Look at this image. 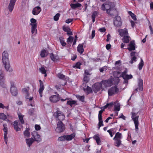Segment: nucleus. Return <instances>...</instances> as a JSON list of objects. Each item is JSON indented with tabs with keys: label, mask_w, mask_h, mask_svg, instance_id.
Returning a JSON list of instances; mask_svg holds the SVG:
<instances>
[{
	"label": "nucleus",
	"mask_w": 153,
	"mask_h": 153,
	"mask_svg": "<svg viewBox=\"0 0 153 153\" xmlns=\"http://www.w3.org/2000/svg\"><path fill=\"white\" fill-rule=\"evenodd\" d=\"M128 13L133 20H137L136 16L134 13H132L131 11H129Z\"/></svg>",
	"instance_id": "nucleus-44"
},
{
	"label": "nucleus",
	"mask_w": 153,
	"mask_h": 153,
	"mask_svg": "<svg viewBox=\"0 0 153 153\" xmlns=\"http://www.w3.org/2000/svg\"><path fill=\"white\" fill-rule=\"evenodd\" d=\"M144 65V62L142 59H141L140 62L138 64V68L139 70H141Z\"/></svg>",
	"instance_id": "nucleus-39"
},
{
	"label": "nucleus",
	"mask_w": 153,
	"mask_h": 153,
	"mask_svg": "<svg viewBox=\"0 0 153 153\" xmlns=\"http://www.w3.org/2000/svg\"><path fill=\"white\" fill-rule=\"evenodd\" d=\"M17 0H10L7 7L9 11L11 13L14 9L15 3Z\"/></svg>",
	"instance_id": "nucleus-13"
},
{
	"label": "nucleus",
	"mask_w": 153,
	"mask_h": 153,
	"mask_svg": "<svg viewBox=\"0 0 153 153\" xmlns=\"http://www.w3.org/2000/svg\"><path fill=\"white\" fill-rule=\"evenodd\" d=\"M59 95V94L57 95H52L49 97L50 101L53 103H56L60 100Z\"/></svg>",
	"instance_id": "nucleus-12"
},
{
	"label": "nucleus",
	"mask_w": 153,
	"mask_h": 153,
	"mask_svg": "<svg viewBox=\"0 0 153 153\" xmlns=\"http://www.w3.org/2000/svg\"><path fill=\"white\" fill-rule=\"evenodd\" d=\"M42 10L41 8L39 6H36L34 7L32 11V13L34 15H38Z\"/></svg>",
	"instance_id": "nucleus-18"
},
{
	"label": "nucleus",
	"mask_w": 153,
	"mask_h": 153,
	"mask_svg": "<svg viewBox=\"0 0 153 153\" xmlns=\"http://www.w3.org/2000/svg\"><path fill=\"white\" fill-rule=\"evenodd\" d=\"M135 44L134 41H131L130 42L128 46L129 47L127 49L129 51H131L132 50H134L135 49Z\"/></svg>",
	"instance_id": "nucleus-20"
},
{
	"label": "nucleus",
	"mask_w": 153,
	"mask_h": 153,
	"mask_svg": "<svg viewBox=\"0 0 153 153\" xmlns=\"http://www.w3.org/2000/svg\"><path fill=\"white\" fill-rule=\"evenodd\" d=\"M122 22L121 17L119 16L115 17L114 21V24L116 27H120L122 26Z\"/></svg>",
	"instance_id": "nucleus-6"
},
{
	"label": "nucleus",
	"mask_w": 153,
	"mask_h": 153,
	"mask_svg": "<svg viewBox=\"0 0 153 153\" xmlns=\"http://www.w3.org/2000/svg\"><path fill=\"white\" fill-rule=\"evenodd\" d=\"M18 116L21 123L22 124H23L24 123V120L23 119V116L20 115H19Z\"/></svg>",
	"instance_id": "nucleus-54"
},
{
	"label": "nucleus",
	"mask_w": 153,
	"mask_h": 153,
	"mask_svg": "<svg viewBox=\"0 0 153 153\" xmlns=\"http://www.w3.org/2000/svg\"><path fill=\"white\" fill-rule=\"evenodd\" d=\"M66 104L71 107L74 106L78 105L76 100H73L71 98H70V99L67 101Z\"/></svg>",
	"instance_id": "nucleus-17"
},
{
	"label": "nucleus",
	"mask_w": 153,
	"mask_h": 153,
	"mask_svg": "<svg viewBox=\"0 0 153 153\" xmlns=\"http://www.w3.org/2000/svg\"><path fill=\"white\" fill-rule=\"evenodd\" d=\"M107 13L112 17L118 16L119 13L115 7L114 5L112 6V7L110 9L106 11Z\"/></svg>",
	"instance_id": "nucleus-3"
},
{
	"label": "nucleus",
	"mask_w": 153,
	"mask_h": 153,
	"mask_svg": "<svg viewBox=\"0 0 153 153\" xmlns=\"http://www.w3.org/2000/svg\"><path fill=\"white\" fill-rule=\"evenodd\" d=\"M18 120H16L13 122V126L14 129L16 131H20L21 128L18 127Z\"/></svg>",
	"instance_id": "nucleus-24"
},
{
	"label": "nucleus",
	"mask_w": 153,
	"mask_h": 153,
	"mask_svg": "<svg viewBox=\"0 0 153 153\" xmlns=\"http://www.w3.org/2000/svg\"><path fill=\"white\" fill-rule=\"evenodd\" d=\"M93 138L96 140L98 145L100 144L101 142L100 139L98 135L97 134L95 135L93 137Z\"/></svg>",
	"instance_id": "nucleus-31"
},
{
	"label": "nucleus",
	"mask_w": 153,
	"mask_h": 153,
	"mask_svg": "<svg viewBox=\"0 0 153 153\" xmlns=\"http://www.w3.org/2000/svg\"><path fill=\"white\" fill-rule=\"evenodd\" d=\"M35 110L34 108H31L29 110L28 114L29 115L33 116L34 114Z\"/></svg>",
	"instance_id": "nucleus-47"
},
{
	"label": "nucleus",
	"mask_w": 153,
	"mask_h": 153,
	"mask_svg": "<svg viewBox=\"0 0 153 153\" xmlns=\"http://www.w3.org/2000/svg\"><path fill=\"white\" fill-rule=\"evenodd\" d=\"M24 134L25 136L27 137H29L30 135V133L29 132V129L28 128H27L26 130L24 131Z\"/></svg>",
	"instance_id": "nucleus-46"
},
{
	"label": "nucleus",
	"mask_w": 153,
	"mask_h": 153,
	"mask_svg": "<svg viewBox=\"0 0 153 153\" xmlns=\"http://www.w3.org/2000/svg\"><path fill=\"white\" fill-rule=\"evenodd\" d=\"M138 88H136L135 89V91H138V89H139L140 91H142L143 90V81L142 79L140 80L138 84Z\"/></svg>",
	"instance_id": "nucleus-23"
},
{
	"label": "nucleus",
	"mask_w": 153,
	"mask_h": 153,
	"mask_svg": "<svg viewBox=\"0 0 153 153\" xmlns=\"http://www.w3.org/2000/svg\"><path fill=\"white\" fill-rule=\"evenodd\" d=\"M118 31L121 36L123 37L128 34V30L126 28L123 29H119Z\"/></svg>",
	"instance_id": "nucleus-16"
},
{
	"label": "nucleus",
	"mask_w": 153,
	"mask_h": 153,
	"mask_svg": "<svg viewBox=\"0 0 153 153\" xmlns=\"http://www.w3.org/2000/svg\"><path fill=\"white\" fill-rule=\"evenodd\" d=\"M7 133H4V140L6 144H7Z\"/></svg>",
	"instance_id": "nucleus-57"
},
{
	"label": "nucleus",
	"mask_w": 153,
	"mask_h": 153,
	"mask_svg": "<svg viewBox=\"0 0 153 153\" xmlns=\"http://www.w3.org/2000/svg\"><path fill=\"white\" fill-rule=\"evenodd\" d=\"M102 82L95 83L93 86V90L96 93L100 91L102 88Z\"/></svg>",
	"instance_id": "nucleus-9"
},
{
	"label": "nucleus",
	"mask_w": 153,
	"mask_h": 153,
	"mask_svg": "<svg viewBox=\"0 0 153 153\" xmlns=\"http://www.w3.org/2000/svg\"><path fill=\"white\" fill-rule=\"evenodd\" d=\"M83 46V44L82 43L79 44L77 47V51L81 54H82L84 51Z\"/></svg>",
	"instance_id": "nucleus-21"
},
{
	"label": "nucleus",
	"mask_w": 153,
	"mask_h": 153,
	"mask_svg": "<svg viewBox=\"0 0 153 153\" xmlns=\"http://www.w3.org/2000/svg\"><path fill=\"white\" fill-rule=\"evenodd\" d=\"M76 97L77 99L82 102H85V97L84 96H80L78 94L76 95Z\"/></svg>",
	"instance_id": "nucleus-30"
},
{
	"label": "nucleus",
	"mask_w": 153,
	"mask_h": 153,
	"mask_svg": "<svg viewBox=\"0 0 153 153\" xmlns=\"http://www.w3.org/2000/svg\"><path fill=\"white\" fill-rule=\"evenodd\" d=\"M81 4L77 3L76 4H71L70 5L71 8L73 9H75L81 6Z\"/></svg>",
	"instance_id": "nucleus-32"
},
{
	"label": "nucleus",
	"mask_w": 153,
	"mask_h": 153,
	"mask_svg": "<svg viewBox=\"0 0 153 153\" xmlns=\"http://www.w3.org/2000/svg\"><path fill=\"white\" fill-rule=\"evenodd\" d=\"M2 57L3 63L6 70L7 71H12L13 70L10 68L8 59V54L7 51H4L3 52Z\"/></svg>",
	"instance_id": "nucleus-1"
},
{
	"label": "nucleus",
	"mask_w": 153,
	"mask_h": 153,
	"mask_svg": "<svg viewBox=\"0 0 153 153\" xmlns=\"http://www.w3.org/2000/svg\"><path fill=\"white\" fill-rule=\"evenodd\" d=\"M73 21L72 19H68L65 20V22L68 24L71 22Z\"/></svg>",
	"instance_id": "nucleus-60"
},
{
	"label": "nucleus",
	"mask_w": 153,
	"mask_h": 153,
	"mask_svg": "<svg viewBox=\"0 0 153 153\" xmlns=\"http://www.w3.org/2000/svg\"><path fill=\"white\" fill-rule=\"evenodd\" d=\"M114 4L112 2H109L108 4H103L101 7V9L103 11L107 10H110L112 7V6H114Z\"/></svg>",
	"instance_id": "nucleus-10"
},
{
	"label": "nucleus",
	"mask_w": 153,
	"mask_h": 153,
	"mask_svg": "<svg viewBox=\"0 0 153 153\" xmlns=\"http://www.w3.org/2000/svg\"><path fill=\"white\" fill-rule=\"evenodd\" d=\"M113 82H114L115 85H117L118 83L120 82V80L118 77H115L114 78H112Z\"/></svg>",
	"instance_id": "nucleus-37"
},
{
	"label": "nucleus",
	"mask_w": 153,
	"mask_h": 153,
	"mask_svg": "<svg viewBox=\"0 0 153 153\" xmlns=\"http://www.w3.org/2000/svg\"><path fill=\"white\" fill-rule=\"evenodd\" d=\"M84 91H87V94H88L92 93V90L91 88L88 86H87L86 88H83Z\"/></svg>",
	"instance_id": "nucleus-34"
},
{
	"label": "nucleus",
	"mask_w": 153,
	"mask_h": 153,
	"mask_svg": "<svg viewBox=\"0 0 153 153\" xmlns=\"http://www.w3.org/2000/svg\"><path fill=\"white\" fill-rule=\"evenodd\" d=\"M48 54V52L45 49H43L41 51L40 55L42 58H44L47 56Z\"/></svg>",
	"instance_id": "nucleus-22"
},
{
	"label": "nucleus",
	"mask_w": 153,
	"mask_h": 153,
	"mask_svg": "<svg viewBox=\"0 0 153 153\" xmlns=\"http://www.w3.org/2000/svg\"><path fill=\"white\" fill-rule=\"evenodd\" d=\"M0 85L3 88H6V85L4 83V80L0 81Z\"/></svg>",
	"instance_id": "nucleus-52"
},
{
	"label": "nucleus",
	"mask_w": 153,
	"mask_h": 153,
	"mask_svg": "<svg viewBox=\"0 0 153 153\" xmlns=\"http://www.w3.org/2000/svg\"><path fill=\"white\" fill-rule=\"evenodd\" d=\"M130 37L128 35L123 36L122 40L124 43H128L129 42Z\"/></svg>",
	"instance_id": "nucleus-28"
},
{
	"label": "nucleus",
	"mask_w": 153,
	"mask_h": 153,
	"mask_svg": "<svg viewBox=\"0 0 153 153\" xmlns=\"http://www.w3.org/2000/svg\"><path fill=\"white\" fill-rule=\"evenodd\" d=\"M131 118L134 121L135 125V129L137 130L138 129V125L139 124L138 121L139 116L137 115V114L135 113H132Z\"/></svg>",
	"instance_id": "nucleus-4"
},
{
	"label": "nucleus",
	"mask_w": 153,
	"mask_h": 153,
	"mask_svg": "<svg viewBox=\"0 0 153 153\" xmlns=\"http://www.w3.org/2000/svg\"><path fill=\"white\" fill-rule=\"evenodd\" d=\"M74 39V38L72 36H70L69 37H68L67 40V42L68 43H69V42L72 43Z\"/></svg>",
	"instance_id": "nucleus-48"
},
{
	"label": "nucleus",
	"mask_w": 153,
	"mask_h": 153,
	"mask_svg": "<svg viewBox=\"0 0 153 153\" xmlns=\"http://www.w3.org/2000/svg\"><path fill=\"white\" fill-rule=\"evenodd\" d=\"M115 140L114 144L115 146L119 147L121 144V139H113Z\"/></svg>",
	"instance_id": "nucleus-35"
},
{
	"label": "nucleus",
	"mask_w": 153,
	"mask_h": 153,
	"mask_svg": "<svg viewBox=\"0 0 153 153\" xmlns=\"http://www.w3.org/2000/svg\"><path fill=\"white\" fill-rule=\"evenodd\" d=\"M83 80L84 82L86 83H87L88 82L89 80V77L87 76L86 75H84V77L83 78Z\"/></svg>",
	"instance_id": "nucleus-50"
},
{
	"label": "nucleus",
	"mask_w": 153,
	"mask_h": 153,
	"mask_svg": "<svg viewBox=\"0 0 153 153\" xmlns=\"http://www.w3.org/2000/svg\"><path fill=\"white\" fill-rule=\"evenodd\" d=\"M98 12L97 11H94L92 14V17L95 18L98 15Z\"/></svg>",
	"instance_id": "nucleus-55"
},
{
	"label": "nucleus",
	"mask_w": 153,
	"mask_h": 153,
	"mask_svg": "<svg viewBox=\"0 0 153 153\" xmlns=\"http://www.w3.org/2000/svg\"><path fill=\"white\" fill-rule=\"evenodd\" d=\"M65 129V125L61 121H59L57 124V127L56 129L57 132L60 133L63 132Z\"/></svg>",
	"instance_id": "nucleus-7"
},
{
	"label": "nucleus",
	"mask_w": 153,
	"mask_h": 153,
	"mask_svg": "<svg viewBox=\"0 0 153 153\" xmlns=\"http://www.w3.org/2000/svg\"><path fill=\"white\" fill-rule=\"evenodd\" d=\"M101 82L102 84L105 86H111L113 84L112 77H111L108 80L102 81Z\"/></svg>",
	"instance_id": "nucleus-14"
},
{
	"label": "nucleus",
	"mask_w": 153,
	"mask_h": 153,
	"mask_svg": "<svg viewBox=\"0 0 153 153\" xmlns=\"http://www.w3.org/2000/svg\"><path fill=\"white\" fill-rule=\"evenodd\" d=\"M32 138H33L34 141H36L38 142H40L42 139L40 137V135L38 134V132L36 131H34L32 133Z\"/></svg>",
	"instance_id": "nucleus-11"
},
{
	"label": "nucleus",
	"mask_w": 153,
	"mask_h": 153,
	"mask_svg": "<svg viewBox=\"0 0 153 153\" xmlns=\"http://www.w3.org/2000/svg\"><path fill=\"white\" fill-rule=\"evenodd\" d=\"M39 70L42 74H45V77L47 76L46 71L44 67H41L39 68Z\"/></svg>",
	"instance_id": "nucleus-40"
},
{
	"label": "nucleus",
	"mask_w": 153,
	"mask_h": 153,
	"mask_svg": "<svg viewBox=\"0 0 153 153\" xmlns=\"http://www.w3.org/2000/svg\"><path fill=\"white\" fill-rule=\"evenodd\" d=\"M50 56L51 59L54 62L57 61L59 59L58 56L54 55L52 53L50 54Z\"/></svg>",
	"instance_id": "nucleus-25"
},
{
	"label": "nucleus",
	"mask_w": 153,
	"mask_h": 153,
	"mask_svg": "<svg viewBox=\"0 0 153 153\" xmlns=\"http://www.w3.org/2000/svg\"><path fill=\"white\" fill-rule=\"evenodd\" d=\"M29 87H28L27 88H25L22 89V91L23 92H25L26 94L28 93V90H29Z\"/></svg>",
	"instance_id": "nucleus-59"
},
{
	"label": "nucleus",
	"mask_w": 153,
	"mask_h": 153,
	"mask_svg": "<svg viewBox=\"0 0 153 153\" xmlns=\"http://www.w3.org/2000/svg\"><path fill=\"white\" fill-rule=\"evenodd\" d=\"M4 74L2 70H0V81L4 80Z\"/></svg>",
	"instance_id": "nucleus-42"
},
{
	"label": "nucleus",
	"mask_w": 153,
	"mask_h": 153,
	"mask_svg": "<svg viewBox=\"0 0 153 153\" xmlns=\"http://www.w3.org/2000/svg\"><path fill=\"white\" fill-rule=\"evenodd\" d=\"M25 97L26 99L29 100L30 101L32 100L33 99V97H29V93L26 94V95Z\"/></svg>",
	"instance_id": "nucleus-56"
},
{
	"label": "nucleus",
	"mask_w": 153,
	"mask_h": 153,
	"mask_svg": "<svg viewBox=\"0 0 153 153\" xmlns=\"http://www.w3.org/2000/svg\"><path fill=\"white\" fill-rule=\"evenodd\" d=\"M31 23L30 25L31 27V32L32 34H36L37 33V24L36 23V20L32 18L30 20Z\"/></svg>",
	"instance_id": "nucleus-2"
},
{
	"label": "nucleus",
	"mask_w": 153,
	"mask_h": 153,
	"mask_svg": "<svg viewBox=\"0 0 153 153\" xmlns=\"http://www.w3.org/2000/svg\"><path fill=\"white\" fill-rule=\"evenodd\" d=\"M10 92L13 96H16L18 94L17 89L16 87L10 88Z\"/></svg>",
	"instance_id": "nucleus-27"
},
{
	"label": "nucleus",
	"mask_w": 153,
	"mask_h": 153,
	"mask_svg": "<svg viewBox=\"0 0 153 153\" xmlns=\"http://www.w3.org/2000/svg\"><path fill=\"white\" fill-rule=\"evenodd\" d=\"M75 133L74 132L70 135H65L66 140H71L75 137Z\"/></svg>",
	"instance_id": "nucleus-26"
},
{
	"label": "nucleus",
	"mask_w": 153,
	"mask_h": 153,
	"mask_svg": "<svg viewBox=\"0 0 153 153\" xmlns=\"http://www.w3.org/2000/svg\"><path fill=\"white\" fill-rule=\"evenodd\" d=\"M35 127V129L37 131L41 129L40 126L39 125H36Z\"/></svg>",
	"instance_id": "nucleus-62"
},
{
	"label": "nucleus",
	"mask_w": 153,
	"mask_h": 153,
	"mask_svg": "<svg viewBox=\"0 0 153 153\" xmlns=\"http://www.w3.org/2000/svg\"><path fill=\"white\" fill-rule=\"evenodd\" d=\"M59 16H60V14L59 13H57L53 17L54 20L55 21H58L59 20Z\"/></svg>",
	"instance_id": "nucleus-51"
},
{
	"label": "nucleus",
	"mask_w": 153,
	"mask_h": 153,
	"mask_svg": "<svg viewBox=\"0 0 153 153\" xmlns=\"http://www.w3.org/2000/svg\"><path fill=\"white\" fill-rule=\"evenodd\" d=\"M58 140L59 141H64L66 140L65 139V136L64 135L62 136H61L59 137L58 139Z\"/></svg>",
	"instance_id": "nucleus-58"
},
{
	"label": "nucleus",
	"mask_w": 153,
	"mask_h": 153,
	"mask_svg": "<svg viewBox=\"0 0 153 153\" xmlns=\"http://www.w3.org/2000/svg\"><path fill=\"white\" fill-rule=\"evenodd\" d=\"M59 39L60 42L62 46H65L66 45V43L65 42L64 38L63 37H61L59 38Z\"/></svg>",
	"instance_id": "nucleus-41"
},
{
	"label": "nucleus",
	"mask_w": 153,
	"mask_h": 153,
	"mask_svg": "<svg viewBox=\"0 0 153 153\" xmlns=\"http://www.w3.org/2000/svg\"><path fill=\"white\" fill-rule=\"evenodd\" d=\"M119 89L116 86H113L109 88L108 91L109 96H112L114 94H117L119 92Z\"/></svg>",
	"instance_id": "nucleus-8"
},
{
	"label": "nucleus",
	"mask_w": 153,
	"mask_h": 153,
	"mask_svg": "<svg viewBox=\"0 0 153 153\" xmlns=\"http://www.w3.org/2000/svg\"><path fill=\"white\" fill-rule=\"evenodd\" d=\"M114 110L119 111L120 110V105H114Z\"/></svg>",
	"instance_id": "nucleus-53"
},
{
	"label": "nucleus",
	"mask_w": 153,
	"mask_h": 153,
	"mask_svg": "<svg viewBox=\"0 0 153 153\" xmlns=\"http://www.w3.org/2000/svg\"><path fill=\"white\" fill-rule=\"evenodd\" d=\"M26 141L27 145L28 146L30 147L34 141V140L32 138H31L26 139Z\"/></svg>",
	"instance_id": "nucleus-29"
},
{
	"label": "nucleus",
	"mask_w": 153,
	"mask_h": 153,
	"mask_svg": "<svg viewBox=\"0 0 153 153\" xmlns=\"http://www.w3.org/2000/svg\"><path fill=\"white\" fill-rule=\"evenodd\" d=\"M137 58L135 56L132 57L131 58V60L129 61V62L130 63L132 64L134 62L137 61Z\"/></svg>",
	"instance_id": "nucleus-45"
},
{
	"label": "nucleus",
	"mask_w": 153,
	"mask_h": 153,
	"mask_svg": "<svg viewBox=\"0 0 153 153\" xmlns=\"http://www.w3.org/2000/svg\"><path fill=\"white\" fill-rule=\"evenodd\" d=\"M127 71H125L122 73L121 75L120 76V77H122L124 79H132L133 76L131 74H126Z\"/></svg>",
	"instance_id": "nucleus-15"
},
{
	"label": "nucleus",
	"mask_w": 153,
	"mask_h": 153,
	"mask_svg": "<svg viewBox=\"0 0 153 153\" xmlns=\"http://www.w3.org/2000/svg\"><path fill=\"white\" fill-rule=\"evenodd\" d=\"M113 130L112 129H110L109 130H108L107 131V132L109 133V134L110 135V136L111 137H112L113 136V135L114 134V133L113 134L112 133V131Z\"/></svg>",
	"instance_id": "nucleus-61"
},
{
	"label": "nucleus",
	"mask_w": 153,
	"mask_h": 153,
	"mask_svg": "<svg viewBox=\"0 0 153 153\" xmlns=\"http://www.w3.org/2000/svg\"><path fill=\"white\" fill-rule=\"evenodd\" d=\"M123 137L121 133L119 132L116 133L113 139H121Z\"/></svg>",
	"instance_id": "nucleus-33"
},
{
	"label": "nucleus",
	"mask_w": 153,
	"mask_h": 153,
	"mask_svg": "<svg viewBox=\"0 0 153 153\" xmlns=\"http://www.w3.org/2000/svg\"><path fill=\"white\" fill-rule=\"evenodd\" d=\"M114 102H112L109 103H107L104 106L103 108L105 109L106 108H109L111 107L113 105H114Z\"/></svg>",
	"instance_id": "nucleus-36"
},
{
	"label": "nucleus",
	"mask_w": 153,
	"mask_h": 153,
	"mask_svg": "<svg viewBox=\"0 0 153 153\" xmlns=\"http://www.w3.org/2000/svg\"><path fill=\"white\" fill-rule=\"evenodd\" d=\"M104 110L105 109L103 108V109L100 111L99 112L98 116H102V114Z\"/></svg>",
	"instance_id": "nucleus-63"
},
{
	"label": "nucleus",
	"mask_w": 153,
	"mask_h": 153,
	"mask_svg": "<svg viewBox=\"0 0 153 153\" xmlns=\"http://www.w3.org/2000/svg\"><path fill=\"white\" fill-rule=\"evenodd\" d=\"M82 65V63L79 62H77L75 65H73L72 67L74 68H77L80 69L81 68V65Z\"/></svg>",
	"instance_id": "nucleus-38"
},
{
	"label": "nucleus",
	"mask_w": 153,
	"mask_h": 153,
	"mask_svg": "<svg viewBox=\"0 0 153 153\" xmlns=\"http://www.w3.org/2000/svg\"><path fill=\"white\" fill-rule=\"evenodd\" d=\"M39 81L40 83V88L39 90V92L40 97H42L43 91L45 88V87L42 81L41 80H39Z\"/></svg>",
	"instance_id": "nucleus-19"
},
{
	"label": "nucleus",
	"mask_w": 153,
	"mask_h": 153,
	"mask_svg": "<svg viewBox=\"0 0 153 153\" xmlns=\"http://www.w3.org/2000/svg\"><path fill=\"white\" fill-rule=\"evenodd\" d=\"M7 118V117L3 113H0V119L3 120H5Z\"/></svg>",
	"instance_id": "nucleus-43"
},
{
	"label": "nucleus",
	"mask_w": 153,
	"mask_h": 153,
	"mask_svg": "<svg viewBox=\"0 0 153 153\" xmlns=\"http://www.w3.org/2000/svg\"><path fill=\"white\" fill-rule=\"evenodd\" d=\"M55 114V116L56 120L62 121L64 120L65 116L61 111L57 110Z\"/></svg>",
	"instance_id": "nucleus-5"
},
{
	"label": "nucleus",
	"mask_w": 153,
	"mask_h": 153,
	"mask_svg": "<svg viewBox=\"0 0 153 153\" xmlns=\"http://www.w3.org/2000/svg\"><path fill=\"white\" fill-rule=\"evenodd\" d=\"M4 128L3 130L4 132V133H7V124L6 123H4L3 124Z\"/></svg>",
	"instance_id": "nucleus-49"
},
{
	"label": "nucleus",
	"mask_w": 153,
	"mask_h": 153,
	"mask_svg": "<svg viewBox=\"0 0 153 153\" xmlns=\"http://www.w3.org/2000/svg\"><path fill=\"white\" fill-rule=\"evenodd\" d=\"M106 29L105 27L100 28L99 29V31L101 32H105L106 31Z\"/></svg>",
	"instance_id": "nucleus-64"
}]
</instances>
